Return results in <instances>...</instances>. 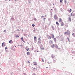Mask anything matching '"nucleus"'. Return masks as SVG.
Listing matches in <instances>:
<instances>
[{
	"mask_svg": "<svg viewBox=\"0 0 75 75\" xmlns=\"http://www.w3.org/2000/svg\"><path fill=\"white\" fill-rule=\"evenodd\" d=\"M75 13H74V12H72L71 14V16H75Z\"/></svg>",
	"mask_w": 75,
	"mask_h": 75,
	"instance_id": "nucleus-1",
	"label": "nucleus"
},
{
	"mask_svg": "<svg viewBox=\"0 0 75 75\" xmlns=\"http://www.w3.org/2000/svg\"><path fill=\"white\" fill-rule=\"evenodd\" d=\"M61 24L62 26H64V23L63 22H61Z\"/></svg>",
	"mask_w": 75,
	"mask_h": 75,
	"instance_id": "nucleus-2",
	"label": "nucleus"
},
{
	"mask_svg": "<svg viewBox=\"0 0 75 75\" xmlns=\"http://www.w3.org/2000/svg\"><path fill=\"white\" fill-rule=\"evenodd\" d=\"M67 11H68L69 13H71V12L72 11V9H70V10L68 9L67 10Z\"/></svg>",
	"mask_w": 75,
	"mask_h": 75,
	"instance_id": "nucleus-3",
	"label": "nucleus"
},
{
	"mask_svg": "<svg viewBox=\"0 0 75 75\" xmlns=\"http://www.w3.org/2000/svg\"><path fill=\"white\" fill-rule=\"evenodd\" d=\"M59 23H61L62 22V19L61 18H59Z\"/></svg>",
	"mask_w": 75,
	"mask_h": 75,
	"instance_id": "nucleus-4",
	"label": "nucleus"
},
{
	"mask_svg": "<svg viewBox=\"0 0 75 75\" xmlns=\"http://www.w3.org/2000/svg\"><path fill=\"white\" fill-rule=\"evenodd\" d=\"M9 43H10L11 44H13V41L12 40H11L9 41Z\"/></svg>",
	"mask_w": 75,
	"mask_h": 75,
	"instance_id": "nucleus-5",
	"label": "nucleus"
},
{
	"mask_svg": "<svg viewBox=\"0 0 75 75\" xmlns=\"http://www.w3.org/2000/svg\"><path fill=\"white\" fill-rule=\"evenodd\" d=\"M54 19H58V17H57V15L54 16Z\"/></svg>",
	"mask_w": 75,
	"mask_h": 75,
	"instance_id": "nucleus-6",
	"label": "nucleus"
},
{
	"mask_svg": "<svg viewBox=\"0 0 75 75\" xmlns=\"http://www.w3.org/2000/svg\"><path fill=\"white\" fill-rule=\"evenodd\" d=\"M34 41H36L37 40V37L35 36L34 37Z\"/></svg>",
	"mask_w": 75,
	"mask_h": 75,
	"instance_id": "nucleus-7",
	"label": "nucleus"
},
{
	"mask_svg": "<svg viewBox=\"0 0 75 75\" xmlns=\"http://www.w3.org/2000/svg\"><path fill=\"white\" fill-rule=\"evenodd\" d=\"M25 49L27 51H28V50L29 49L28 48V47H25Z\"/></svg>",
	"mask_w": 75,
	"mask_h": 75,
	"instance_id": "nucleus-8",
	"label": "nucleus"
},
{
	"mask_svg": "<svg viewBox=\"0 0 75 75\" xmlns=\"http://www.w3.org/2000/svg\"><path fill=\"white\" fill-rule=\"evenodd\" d=\"M27 54L28 55H30V52H27Z\"/></svg>",
	"mask_w": 75,
	"mask_h": 75,
	"instance_id": "nucleus-9",
	"label": "nucleus"
},
{
	"mask_svg": "<svg viewBox=\"0 0 75 75\" xmlns=\"http://www.w3.org/2000/svg\"><path fill=\"white\" fill-rule=\"evenodd\" d=\"M54 40L55 42H57V39H56V38H54Z\"/></svg>",
	"mask_w": 75,
	"mask_h": 75,
	"instance_id": "nucleus-10",
	"label": "nucleus"
},
{
	"mask_svg": "<svg viewBox=\"0 0 75 75\" xmlns=\"http://www.w3.org/2000/svg\"><path fill=\"white\" fill-rule=\"evenodd\" d=\"M34 63V65H37V63H36V62H33Z\"/></svg>",
	"mask_w": 75,
	"mask_h": 75,
	"instance_id": "nucleus-11",
	"label": "nucleus"
},
{
	"mask_svg": "<svg viewBox=\"0 0 75 75\" xmlns=\"http://www.w3.org/2000/svg\"><path fill=\"white\" fill-rule=\"evenodd\" d=\"M21 40L22 41H23L24 42H25L24 41V40H23V38H21Z\"/></svg>",
	"mask_w": 75,
	"mask_h": 75,
	"instance_id": "nucleus-12",
	"label": "nucleus"
},
{
	"mask_svg": "<svg viewBox=\"0 0 75 75\" xmlns=\"http://www.w3.org/2000/svg\"><path fill=\"white\" fill-rule=\"evenodd\" d=\"M38 42V43H41V40H39Z\"/></svg>",
	"mask_w": 75,
	"mask_h": 75,
	"instance_id": "nucleus-13",
	"label": "nucleus"
},
{
	"mask_svg": "<svg viewBox=\"0 0 75 75\" xmlns=\"http://www.w3.org/2000/svg\"><path fill=\"white\" fill-rule=\"evenodd\" d=\"M56 24H57V25H59V23H58V22H56Z\"/></svg>",
	"mask_w": 75,
	"mask_h": 75,
	"instance_id": "nucleus-14",
	"label": "nucleus"
},
{
	"mask_svg": "<svg viewBox=\"0 0 75 75\" xmlns=\"http://www.w3.org/2000/svg\"><path fill=\"white\" fill-rule=\"evenodd\" d=\"M54 44H53L52 46H51L52 48H54Z\"/></svg>",
	"mask_w": 75,
	"mask_h": 75,
	"instance_id": "nucleus-15",
	"label": "nucleus"
},
{
	"mask_svg": "<svg viewBox=\"0 0 75 75\" xmlns=\"http://www.w3.org/2000/svg\"><path fill=\"white\" fill-rule=\"evenodd\" d=\"M2 46L3 47V45H4V46H5V45H4V42H3L2 44Z\"/></svg>",
	"mask_w": 75,
	"mask_h": 75,
	"instance_id": "nucleus-16",
	"label": "nucleus"
},
{
	"mask_svg": "<svg viewBox=\"0 0 75 75\" xmlns=\"http://www.w3.org/2000/svg\"><path fill=\"white\" fill-rule=\"evenodd\" d=\"M48 37H49V38H50V40H51V37L50 36H49V35H48L47 36Z\"/></svg>",
	"mask_w": 75,
	"mask_h": 75,
	"instance_id": "nucleus-17",
	"label": "nucleus"
},
{
	"mask_svg": "<svg viewBox=\"0 0 75 75\" xmlns=\"http://www.w3.org/2000/svg\"><path fill=\"white\" fill-rule=\"evenodd\" d=\"M69 20L70 21H71V18H69Z\"/></svg>",
	"mask_w": 75,
	"mask_h": 75,
	"instance_id": "nucleus-18",
	"label": "nucleus"
},
{
	"mask_svg": "<svg viewBox=\"0 0 75 75\" xmlns=\"http://www.w3.org/2000/svg\"><path fill=\"white\" fill-rule=\"evenodd\" d=\"M52 38H54V35H52Z\"/></svg>",
	"mask_w": 75,
	"mask_h": 75,
	"instance_id": "nucleus-19",
	"label": "nucleus"
},
{
	"mask_svg": "<svg viewBox=\"0 0 75 75\" xmlns=\"http://www.w3.org/2000/svg\"><path fill=\"white\" fill-rule=\"evenodd\" d=\"M53 62L54 63H55L56 62V61L55 60H53Z\"/></svg>",
	"mask_w": 75,
	"mask_h": 75,
	"instance_id": "nucleus-20",
	"label": "nucleus"
},
{
	"mask_svg": "<svg viewBox=\"0 0 75 75\" xmlns=\"http://www.w3.org/2000/svg\"><path fill=\"white\" fill-rule=\"evenodd\" d=\"M63 1V0H60V3H62V2Z\"/></svg>",
	"mask_w": 75,
	"mask_h": 75,
	"instance_id": "nucleus-21",
	"label": "nucleus"
},
{
	"mask_svg": "<svg viewBox=\"0 0 75 75\" xmlns=\"http://www.w3.org/2000/svg\"><path fill=\"white\" fill-rule=\"evenodd\" d=\"M41 59L42 62H44V59Z\"/></svg>",
	"mask_w": 75,
	"mask_h": 75,
	"instance_id": "nucleus-22",
	"label": "nucleus"
},
{
	"mask_svg": "<svg viewBox=\"0 0 75 75\" xmlns=\"http://www.w3.org/2000/svg\"><path fill=\"white\" fill-rule=\"evenodd\" d=\"M32 26H33V27H35V25L33 24H32Z\"/></svg>",
	"mask_w": 75,
	"mask_h": 75,
	"instance_id": "nucleus-23",
	"label": "nucleus"
},
{
	"mask_svg": "<svg viewBox=\"0 0 75 75\" xmlns=\"http://www.w3.org/2000/svg\"><path fill=\"white\" fill-rule=\"evenodd\" d=\"M7 49H8L7 48V47H5V50H7Z\"/></svg>",
	"mask_w": 75,
	"mask_h": 75,
	"instance_id": "nucleus-24",
	"label": "nucleus"
},
{
	"mask_svg": "<svg viewBox=\"0 0 75 75\" xmlns=\"http://www.w3.org/2000/svg\"><path fill=\"white\" fill-rule=\"evenodd\" d=\"M16 37H17V38H18V37H19V36H18V35H17V36H16Z\"/></svg>",
	"mask_w": 75,
	"mask_h": 75,
	"instance_id": "nucleus-25",
	"label": "nucleus"
},
{
	"mask_svg": "<svg viewBox=\"0 0 75 75\" xmlns=\"http://www.w3.org/2000/svg\"><path fill=\"white\" fill-rule=\"evenodd\" d=\"M67 39H68L69 41V38H67Z\"/></svg>",
	"mask_w": 75,
	"mask_h": 75,
	"instance_id": "nucleus-26",
	"label": "nucleus"
},
{
	"mask_svg": "<svg viewBox=\"0 0 75 75\" xmlns=\"http://www.w3.org/2000/svg\"><path fill=\"white\" fill-rule=\"evenodd\" d=\"M50 41L51 43H52V42L51 40H50Z\"/></svg>",
	"mask_w": 75,
	"mask_h": 75,
	"instance_id": "nucleus-27",
	"label": "nucleus"
},
{
	"mask_svg": "<svg viewBox=\"0 0 75 75\" xmlns=\"http://www.w3.org/2000/svg\"><path fill=\"white\" fill-rule=\"evenodd\" d=\"M28 63H29V64H30V62L29 61H28Z\"/></svg>",
	"mask_w": 75,
	"mask_h": 75,
	"instance_id": "nucleus-28",
	"label": "nucleus"
},
{
	"mask_svg": "<svg viewBox=\"0 0 75 75\" xmlns=\"http://www.w3.org/2000/svg\"><path fill=\"white\" fill-rule=\"evenodd\" d=\"M64 2L65 3H66V2H67V1H66V0H64Z\"/></svg>",
	"mask_w": 75,
	"mask_h": 75,
	"instance_id": "nucleus-29",
	"label": "nucleus"
},
{
	"mask_svg": "<svg viewBox=\"0 0 75 75\" xmlns=\"http://www.w3.org/2000/svg\"><path fill=\"white\" fill-rule=\"evenodd\" d=\"M4 31L5 33H6V30H4Z\"/></svg>",
	"mask_w": 75,
	"mask_h": 75,
	"instance_id": "nucleus-30",
	"label": "nucleus"
},
{
	"mask_svg": "<svg viewBox=\"0 0 75 75\" xmlns=\"http://www.w3.org/2000/svg\"><path fill=\"white\" fill-rule=\"evenodd\" d=\"M52 28L54 29V26H52Z\"/></svg>",
	"mask_w": 75,
	"mask_h": 75,
	"instance_id": "nucleus-31",
	"label": "nucleus"
},
{
	"mask_svg": "<svg viewBox=\"0 0 75 75\" xmlns=\"http://www.w3.org/2000/svg\"><path fill=\"white\" fill-rule=\"evenodd\" d=\"M41 40V39H40V38H38V40Z\"/></svg>",
	"mask_w": 75,
	"mask_h": 75,
	"instance_id": "nucleus-32",
	"label": "nucleus"
},
{
	"mask_svg": "<svg viewBox=\"0 0 75 75\" xmlns=\"http://www.w3.org/2000/svg\"><path fill=\"white\" fill-rule=\"evenodd\" d=\"M33 75H35V73H33Z\"/></svg>",
	"mask_w": 75,
	"mask_h": 75,
	"instance_id": "nucleus-33",
	"label": "nucleus"
},
{
	"mask_svg": "<svg viewBox=\"0 0 75 75\" xmlns=\"http://www.w3.org/2000/svg\"><path fill=\"white\" fill-rule=\"evenodd\" d=\"M67 32H65L64 33V34H66V33H67Z\"/></svg>",
	"mask_w": 75,
	"mask_h": 75,
	"instance_id": "nucleus-34",
	"label": "nucleus"
},
{
	"mask_svg": "<svg viewBox=\"0 0 75 75\" xmlns=\"http://www.w3.org/2000/svg\"><path fill=\"white\" fill-rule=\"evenodd\" d=\"M42 18H44V16H42Z\"/></svg>",
	"mask_w": 75,
	"mask_h": 75,
	"instance_id": "nucleus-35",
	"label": "nucleus"
},
{
	"mask_svg": "<svg viewBox=\"0 0 75 75\" xmlns=\"http://www.w3.org/2000/svg\"><path fill=\"white\" fill-rule=\"evenodd\" d=\"M16 30H17V31H19V30H18V29H17Z\"/></svg>",
	"mask_w": 75,
	"mask_h": 75,
	"instance_id": "nucleus-36",
	"label": "nucleus"
},
{
	"mask_svg": "<svg viewBox=\"0 0 75 75\" xmlns=\"http://www.w3.org/2000/svg\"><path fill=\"white\" fill-rule=\"evenodd\" d=\"M48 68V67H46V68Z\"/></svg>",
	"mask_w": 75,
	"mask_h": 75,
	"instance_id": "nucleus-37",
	"label": "nucleus"
},
{
	"mask_svg": "<svg viewBox=\"0 0 75 75\" xmlns=\"http://www.w3.org/2000/svg\"><path fill=\"white\" fill-rule=\"evenodd\" d=\"M74 33H73V34H72V35H74Z\"/></svg>",
	"mask_w": 75,
	"mask_h": 75,
	"instance_id": "nucleus-38",
	"label": "nucleus"
},
{
	"mask_svg": "<svg viewBox=\"0 0 75 75\" xmlns=\"http://www.w3.org/2000/svg\"><path fill=\"white\" fill-rule=\"evenodd\" d=\"M47 15H45V17H46Z\"/></svg>",
	"mask_w": 75,
	"mask_h": 75,
	"instance_id": "nucleus-39",
	"label": "nucleus"
},
{
	"mask_svg": "<svg viewBox=\"0 0 75 75\" xmlns=\"http://www.w3.org/2000/svg\"><path fill=\"white\" fill-rule=\"evenodd\" d=\"M40 38H41V36H40Z\"/></svg>",
	"mask_w": 75,
	"mask_h": 75,
	"instance_id": "nucleus-40",
	"label": "nucleus"
},
{
	"mask_svg": "<svg viewBox=\"0 0 75 75\" xmlns=\"http://www.w3.org/2000/svg\"><path fill=\"white\" fill-rule=\"evenodd\" d=\"M15 47H16V46H15Z\"/></svg>",
	"mask_w": 75,
	"mask_h": 75,
	"instance_id": "nucleus-41",
	"label": "nucleus"
},
{
	"mask_svg": "<svg viewBox=\"0 0 75 75\" xmlns=\"http://www.w3.org/2000/svg\"><path fill=\"white\" fill-rule=\"evenodd\" d=\"M48 64H50V63H48Z\"/></svg>",
	"mask_w": 75,
	"mask_h": 75,
	"instance_id": "nucleus-42",
	"label": "nucleus"
},
{
	"mask_svg": "<svg viewBox=\"0 0 75 75\" xmlns=\"http://www.w3.org/2000/svg\"><path fill=\"white\" fill-rule=\"evenodd\" d=\"M44 19H45V18H44Z\"/></svg>",
	"mask_w": 75,
	"mask_h": 75,
	"instance_id": "nucleus-43",
	"label": "nucleus"
},
{
	"mask_svg": "<svg viewBox=\"0 0 75 75\" xmlns=\"http://www.w3.org/2000/svg\"><path fill=\"white\" fill-rule=\"evenodd\" d=\"M51 10H52V9H51Z\"/></svg>",
	"mask_w": 75,
	"mask_h": 75,
	"instance_id": "nucleus-44",
	"label": "nucleus"
},
{
	"mask_svg": "<svg viewBox=\"0 0 75 75\" xmlns=\"http://www.w3.org/2000/svg\"><path fill=\"white\" fill-rule=\"evenodd\" d=\"M5 1H7V0H5Z\"/></svg>",
	"mask_w": 75,
	"mask_h": 75,
	"instance_id": "nucleus-45",
	"label": "nucleus"
},
{
	"mask_svg": "<svg viewBox=\"0 0 75 75\" xmlns=\"http://www.w3.org/2000/svg\"><path fill=\"white\" fill-rule=\"evenodd\" d=\"M37 52H38V51H37Z\"/></svg>",
	"mask_w": 75,
	"mask_h": 75,
	"instance_id": "nucleus-46",
	"label": "nucleus"
},
{
	"mask_svg": "<svg viewBox=\"0 0 75 75\" xmlns=\"http://www.w3.org/2000/svg\"><path fill=\"white\" fill-rule=\"evenodd\" d=\"M6 52H7V50H6Z\"/></svg>",
	"mask_w": 75,
	"mask_h": 75,
	"instance_id": "nucleus-47",
	"label": "nucleus"
},
{
	"mask_svg": "<svg viewBox=\"0 0 75 75\" xmlns=\"http://www.w3.org/2000/svg\"><path fill=\"white\" fill-rule=\"evenodd\" d=\"M20 46H21V45H20Z\"/></svg>",
	"mask_w": 75,
	"mask_h": 75,
	"instance_id": "nucleus-48",
	"label": "nucleus"
},
{
	"mask_svg": "<svg viewBox=\"0 0 75 75\" xmlns=\"http://www.w3.org/2000/svg\"><path fill=\"white\" fill-rule=\"evenodd\" d=\"M34 69H35V68H34Z\"/></svg>",
	"mask_w": 75,
	"mask_h": 75,
	"instance_id": "nucleus-49",
	"label": "nucleus"
},
{
	"mask_svg": "<svg viewBox=\"0 0 75 75\" xmlns=\"http://www.w3.org/2000/svg\"><path fill=\"white\" fill-rule=\"evenodd\" d=\"M16 0H15V1H16Z\"/></svg>",
	"mask_w": 75,
	"mask_h": 75,
	"instance_id": "nucleus-50",
	"label": "nucleus"
},
{
	"mask_svg": "<svg viewBox=\"0 0 75 75\" xmlns=\"http://www.w3.org/2000/svg\"><path fill=\"white\" fill-rule=\"evenodd\" d=\"M37 68H38L37 67Z\"/></svg>",
	"mask_w": 75,
	"mask_h": 75,
	"instance_id": "nucleus-51",
	"label": "nucleus"
}]
</instances>
